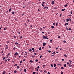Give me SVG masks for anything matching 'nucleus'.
<instances>
[{
	"instance_id": "obj_1",
	"label": "nucleus",
	"mask_w": 74,
	"mask_h": 74,
	"mask_svg": "<svg viewBox=\"0 0 74 74\" xmlns=\"http://www.w3.org/2000/svg\"><path fill=\"white\" fill-rule=\"evenodd\" d=\"M17 47L19 48H21V44H18L17 45Z\"/></svg>"
},
{
	"instance_id": "obj_2",
	"label": "nucleus",
	"mask_w": 74,
	"mask_h": 74,
	"mask_svg": "<svg viewBox=\"0 0 74 74\" xmlns=\"http://www.w3.org/2000/svg\"><path fill=\"white\" fill-rule=\"evenodd\" d=\"M54 4H55V2H54V1H51V4H52V5H53Z\"/></svg>"
},
{
	"instance_id": "obj_3",
	"label": "nucleus",
	"mask_w": 74,
	"mask_h": 74,
	"mask_svg": "<svg viewBox=\"0 0 74 74\" xmlns=\"http://www.w3.org/2000/svg\"><path fill=\"white\" fill-rule=\"evenodd\" d=\"M19 54L17 52H16L14 54V55H18Z\"/></svg>"
},
{
	"instance_id": "obj_4",
	"label": "nucleus",
	"mask_w": 74,
	"mask_h": 74,
	"mask_svg": "<svg viewBox=\"0 0 74 74\" xmlns=\"http://www.w3.org/2000/svg\"><path fill=\"white\" fill-rule=\"evenodd\" d=\"M42 45L43 46H45L46 45V43L45 42H43Z\"/></svg>"
},
{
	"instance_id": "obj_5",
	"label": "nucleus",
	"mask_w": 74,
	"mask_h": 74,
	"mask_svg": "<svg viewBox=\"0 0 74 74\" xmlns=\"http://www.w3.org/2000/svg\"><path fill=\"white\" fill-rule=\"evenodd\" d=\"M66 25H69V23H66L64 24L65 26H66Z\"/></svg>"
},
{
	"instance_id": "obj_6",
	"label": "nucleus",
	"mask_w": 74,
	"mask_h": 74,
	"mask_svg": "<svg viewBox=\"0 0 74 74\" xmlns=\"http://www.w3.org/2000/svg\"><path fill=\"white\" fill-rule=\"evenodd\" d=\"M43 38L44 39H45V36H44L43 35L42 36Z\"/></svg>"
},
{
	"instance_id": "obj_7",
	"label": "nucleus",
	"mask_w": 74,
	"mask_h": 74,
	"mask_svg": "<svg viewBox=\"0 0 74 74\" xmlns=\"http://www.w3.org/2000/svg\"><path fill=\"white\" fill-rule=\"evenodd\" d=\"M67 4H68V3H67L66 5H64V7H66L67 6Z\"/></svg>"
},
{
	"instance_id": "obj_8",
	"label": "nucleus",
	"mask_w": 74,
	"mask_h": 74,
	"mask_svg": "<svg viewBox=\"0 0 74 74\" xmlns=\"http://www.w3.org/2000/svg\"><path fill=\"white\" fill-rule=\"evenodd\" d=\"M14 13H15V12H14V11H13V12H12V14L13 15H14Z\"/></svg>"
},
{
	"instance_id": "obj_9",
	"label": "nucleus",
	"mask_w": 74,
	"mask_h": 74,
	"mask_svg": "<svg viewBox=\"0 0 74 74\" xmlns=\"http://www.w3.org/2000/svg\"><path fill=\"white\" fill-rule=\"evenodd\" d=\"M66 10V9H62V10H61V11H65V10Z\"/></svg>"
},
{
	"instance_id": "obj_10",
	"label": "nucleus",
	"mask_w": 74,
	"mask_h": 74,
	"mask_svg": "<svg viewBox=\"0 0 74 74\" xmlns=\"http://www.w3.org/2000/svg\"><path fill=\"white\" fill-rule=\"evenodd\" d=\"M25 55H27V52L26 51H25Z\"/></svg>"
},
{
	"instance_id": "obj_11",
	"label": "nucleus",
	"mask_w": 74,
	"mask_h": 74,
	"mask_svg": "<svg viewBox=\"0 0 74 74\" xmlns=\"http://www.w3.org/2000/svg\"><path fill=\"white\" fill-rule=\"evenodd\" d=\"M11 55V54L10 53H8V56H9V55Z\"/></svg>"
},
{
	"instance_id": "obj_12",
	"label": "nucleus",
	"mask_w": 74,
	"mask_h": 74,
	"mask_svg": "<svg viewBox=\"0 0 74 74\" xmlns=\"http://www.w3.org/2000/svg\"><path fill=\"white\" fill-rule=\"evenodd\" d=\"M64 56L65 57V58H67V55H66V54L64 55Z\"/></svg>"
},
{
	"instance_id": "obj_13",
	"label": "nucleus",
	"mask_w": 74,
	"mask_h": 74,
	"mask_svg": "<svg viewBox=\"0 0 74 74\" xmlns=\"http://www.w3.org/2000/svg\"><path fill=\"white\" fill-rule=\"evenodd\" d=\"M51 28H52V29H54L55 28V27L53 26H51Z\"/></svg>"
},
{
	"instance_id": "obj_14",
	"label": "nucleus",
	"mask_w": 74,
	"mask_h": 74,
	"mask_svg": "<svg viewBox=\"0 0 74 74\" xmlns=\"http://www.w3.org/2000/svg\"><path fill=\"white\" fill-rule=\"evenodd\" d=\"M39 71L40 72H42V71L41 70V69H39Z\"/></svg>"
},
{
	"instance_id": "obj_15",
	"label": "nucleus",
	"mask_w": 74,
	"mask_h": 74,
	"mask_svg": "<svg viewBox=\"0 0 74 74\" xmlns=\"http://www.w3.org/2000/svg\"><path fill=\"white\" fill-rule=\"evenodd\" d=\"M24 72H25V73H26V69H24Z\"/></svg>"
},
{
	"instance_id": "obj_16",
	"label": "nucleus",
	"mask_w": 74,
	"mask_h": 74,
	"mask_svg": "<svg viewBox=\"0 0 74 74\" xmlns=\"http://www.w3.org/2000/svg\"><path fill=\"white\" fill-rule=\"evenodd\" d=\"M69 18L68 19H66V22H69Z\"/></svg>"
},
{
	"instance_id": "obj_17",
	"label": "nucleus",
	"mask_w": 74,
	"mask_h": 74,
	"mask_svg": "<svg viewBox=\"0 0 74 74\" xmlns=\"http://www.w3.org/2000/svg\"><path fill=\"white\" fill-rule=\"evenodd\" d=\"M54 67H56V64H54Z\"/></svg>"
},
{
	"instance_id": "obj_18",
	"label": "nucleus",
	"mask_w": 74,
	"mask_h": 74,
	"mask_svg": "<svg viewBox=\"0 0 74 74\" xmlns=\"http://www.w3.org/2000/svg\"><path fill=\"white\" fill-rule=\"evenodd\" d=\"M39 49V50H40V51H41V49H41V48L40 47Z\"/></svg>"
},
{
	"instance_id": "obj_19",
	"label": "nucleus",
	"mask_w": 74,
	"mask_h": 74,
	"mask_svg": "<svg viewBox=\"0 0 74 74\" xmlns=\"http://www.w3.org/2000/svg\"><path fill=\"white\" fill-rule=\"evenodd\" d=\"M5 74V71H4L3 72V74Z\"/></svg>"
},
{
	"instance_id": "obj_20",
	"label": "nucleus",
	"mask_w": 74,
	"mask_h": 74,
	"mask_svg": "<svg viewBox=\"0 0 74 74\" xmlns=\"http://www.w3.org/2000/svg\"><path fill=\"white\" fill-rule=\"evenodd\" d=\"M38 59H36V60H35V62H38Z\"/></svg>"
},
{
	"instance_id": "obj_21",
	"label": "nucleus",
	"mask_w": 74,
	"mask_h": 74,
	"mask_svg": "<svg viewBox=\"0 0 74 74\" xmlns=\"http://www.w3.org/2000/svg\"><path fill=\"white\" fill-rule=\"evenodd\" d=\"M9 42H10V41H8L6 43L7 44H8V43H9Z\"/></svg>"
},
{
	"instance_id": "obj_22",
	"label": "nucleus",
	"mask_w": 74,
	"mask_h": 74,
	"mask_svg": "<svg viewBox=\"0 0 74 74\" xmlns=\"http://www.w3.org/2000/svg\"><path fill=\"white\" fill-rule=\"evenodd\" d=\"M69 62H70V63H71V62H72V61L71 60H69Z\"/></svg>"
},
{
	"instance_id": "obj_23",
	"label": "nucleus",
	"mask_w": 74,
	"mask_h": 74,
	"mask_svg": "<svg viewBox=\"0 0 74 74\" xmlns=\"http://www.w3.org/2000/svg\"><path fill=\"white\" fill-rule=\"evenodd\" d=\"M54 53H55V51H54V52H53L52 54L54 55Z\"/></svg>"
},
{
	"instance_id": "obj_24",
	"label": "nucleus",
	"mask_w": 74,
	"mask_h": 74,
	"mask_svg": "<svg viewBox=\"0 0 74 74\" xmlns=\"http://www.w3.org/2000/svg\"><path fill=\"white\" fill-rule=\"evenodd\" d=\"M15 44H16V45H18V43L16 42L15 43Z\"/></svg>"
},
{
	"instance_id": "obj_25",
	"label": "nucleus",
	"mask_w": 74,
	"mask_h": 74,
	"mask_svg": "<svg viewBox=\"0 0 74 74\" xmlns=\"http://www.w3.org/2000/svg\"><path fill=\"white\" fill-rule=\"evenodd\" d=\"M44 72H45V73H47V71H46V70H45V71H44Z\"/></svg>"
},
{
	"instance_id": "obj_26",
	"label": "nucleus",
	"mask_w": 74,
	"mask_h": 74,
	"mask_svg": "<svg viewBox=\"0 0 74 74\" xmlns=\"http://www.w3.org/2000/svg\"><path fill=\"white\" fill-rule=\"evenodd\" d=\"M64 67H66V64H64Z\"/></svg>"
},
{
	"instance_id": "obj_27",
	"label": "nucleus",
	"mask_w": 74,
	"mask_h": 74,
	"mask_svg": "<svg viewBox=\"0 0 74 74\" xmlns=\"http://www.w3.org/2000/svg\"><path fill=\"white\" fill-rule=\"evenodd\" d=\"M61 69H62V70H63V69H64V68H63V67H62L61 68Z\"/></svg>"
},
{
	"instance_id": "obj_28",
	"label": "nucleus",
	"mask_w": 74,
	"mask_h": 74,
	"mask_svg": "<svg viewBox=\"0 0 74 74\" xmlns=\"http://www.w3.org/2000/svg\"><path fill=\"white\" fill-rule=\"evenodd\" d=\"M11 9H9V12H11Z\"/></svg>"
},
{
	"instance_id": "obj_29",
	"label": "nucleus",
	"mask_w": 74,
	"mask_h": 74,
	"mask_svg": "<svg viewBox=\"0 0 74 74\" xmlns=\"http://www.w3.org/2000/svg\"><path fill=\"white\" fill-rule=\"evenodd\" d=\"M30 63H33V61H32V60H30Z\"/></svg>"
},
{
	"instance_id": "obj_30",
	"label": "nucleus",
	"mask_w": 74,
	"mask_h": 74,
	"mask_svg": "<svg viewBox=\"0 0 74 74\" xmlns=\"http://www.w3.org/2000/svg\"><path fill=\"white\" fill-rule=\"evenodd\" d=\"M68 30H69L70 31V30H71V28H69V29H68Z\"/></svg>"
},
{
	"instance_id": "obj_31",
	"label": "nucleus",
	"mask_w": 74,
	"mask_h": 74,
	"mask_svg": "<svg viewBox=\"0 0 74 74\" xmlns=\"http://www.w3.org/2000/svg\"><path fill=\"white\" fill-rule=\"evenodd\" d=\"M34 56H36V54H37V52H36L35 53H34Z\"/></svg>"
},
{
	"instance_id": "obj_32",
	"label": "nucleus",
	"mask_w": 74,
	"mask_h": 74,
	"mask_svg": "<svg viewBox=\"0 0 74 74\" xmlns=\"http://www.w3.org/2000/svg\"><path fill=\"white\" fill-rule=\"evenodd\" d=\"M13 37H14V38H16V36H13Z\"/></svg>"
},
{
	"instance_id": "obj_33",
	"label": "nucleus",
	"mask_w": 74,
	"mask_h": 74,
	"mask_svg": "<svg viewBox=\"0 0 74 74\" xmlns=\"http://www.w3.org/2000/svg\"><path fill=\"white\" fill-rule=\"evenodd\" d=\"M13 49H14L15 50V49H16V48L15 47H14L13 48Z\"/></svg>"
},
{
	"instance_id": "obj_34",
	"label": "nucleus",
	"mask_w": 74,
	"mask_h": 74,
	"mask_svg": "<svg viewBox=\"0 0 74 74\" xmlns=\"http://www.w3.org/2000/svg\"><path fill=\"white\" fill-rule=\"evenodd\" d=\"M69 19L70 22H71V18H69Z\"/></svg>"
},
{
	"instance_id": "obj_35",
	"label": "nucleus",
	"mask_w": 74,
	"mask_h": 74,
	"mask_svg": "<svg viewBox=\"0 0 74 74\" xmlns=\"http://www.w3.org/2000/svg\"><path fill=\"white\" fill-rule=\"evenodd\" d=\"M66 40H64L63 41V42H64V43H66Z\"/></svg>"
},
{
	"instance_id": "obj_36",
	"label": "nucleus",
	"mask_w": 74,
	"mask_h": 74,
	"mask_svg": "<svg viewBox=\"0 0 74 74\" xmlns=\"http://www.w3.org/2000/svg\"><path fill=\"white\" fill-rule=\"evenodd\" d=\"M3 60H5V57H3Z\"/></svg>"
},
{
	"instance_id": "obj_37",
	"label": "nucleus",
	"mask_w": 74,
	"mask_h": 74,
	"mask_svg": "<svg viewBox=\"0 0 74 74\" xmlns=\"http://www.w3.org/2000/svg\"><path fill=\"white\" fill-rule=\"evenodd\" d=\"M48 52H49V53H51V51L49 50Z\"/></svg>"
},
{
	"instance_id": "obj_38",
	"label": "nucleus",
	"mask_w": 74,
	"mask_h": 74,
	"mask_svg": "<svg viewBox=\"0 0 74 74\" xmlns=\"http://www.w3.org/2000/svg\"><path fill=\"white\" fill-rule=\"evenodd\" d=\"M29 52H32V49H29Z\"/></svg>"
},
{
	"instance_id": "obj_39",
	"label": "nucleus",
	"mask_w": 74,
	"mask_h": 74,
	"mask_svg": "<svg viewBox=\"0 0 74 74\" xmlns=\"http://www.w3.org/2000/svg\"><path fill=\"white\" fill-rule=\"evenodd\" d=\"M50 42H51V43H52V40H50Z\"/></svg>"
},
{
	"instance_id": "obj_40",
	"label": "nucleus",
	"mask_w": 74,
	"mask_h": 74,
	"mask_svg": "<svg viewBox=\"0 0 74 74\" xmlns=\"http://www.w3.org/2000/svg\"><path fill=\"white\" fill-rule=\"evenodd\" d=\"M67 64H70V63L69 62H67Z\"/></svg>"
},
{
	"instance_id": "obj_41",
	"label": "nucleus",
	"mask_w": 74,
	"mask_h": 74,
	"mask_svg": "<svg viewBox=\"0 0 74 74\" xmlns=\"http://www.w3.org/2000/svg\"><path fill=\"white\" fill-rule=\"evenodd\" d=\"M45 3V2H42V4H44Z\"/></svg>"
},
{
	"instance_id": "obj_42",
	"label": "nucleus",
	"mask_w": 74,
	"mask_h": 74,
	"mask_svg": "<svg viewBox=\"0 0 74 74\" xmlns=\"http://www.w3.org/2000/svg\"><path fill=\"white\" fill-rule=\"evenodd\" d=\"M51 67H53V64H51Z\"/></svg>"
},
{
	"instance_id": "obj_43",
	"label": "nucleus",
	"mask_w": 74,
	"mask_h": 74,
	"mask_svg": "<svg viewBox=\"0 0 74 74\" xmlns=\"http://www.w3.org/2000/svg\"><path fill=\"white\" fill-rule=\"evenodd\" d=\"M14 73H16V71L15 70L14 71Z\"/></svg>"
},
{
	"instance_id": "obj_44",
	"label": "nucleus",
	"mask_w": 74,
	"mask_h": 74,
	"mask_svg": "<svg viewBox=\"0 0 74 74\" xmlns=\"http://www.w3.org/2000/svg\"><path fill=\"white\" fill-rule=\"evenodd\" d=\"M61 74H63V71H61Z\"/></svg>"
},
{
	"instance_id": "obj_45",
	"label": "nucleus",
	"mask_w": 74,
	"mask_h": 74,
	"mask_svg": "<svg viewBox=\"0 0 74 74\" xmlns=\"http://www.w3.org/2000/svg\"><path fill=\"white\" fill-rule=\"evenodd\" d=\"M1 29H2V27L1 26V27H0V30H1Z\"/></svg>"
},
{
	"instance_id": "obj_46",
	"label": "nucleus",
	"mask_w": 74,
	"mask_h": 74,
	"mask_svg": "<svg viewBox=\"0 0 74 74\" xmlns=\"http://www.w3.org/2000/svg\"><path fill=\"white\" fill-rule=\"evenodd\" d=\"M17 69H19V66H17Z\"/></svg>"
},
{
	"instance_id": "obj_47",
	"label": "nucleus",
	"mask_w": 74,
	"mask_h": 74,
	"mask_svg": "<svg viewBox=\"0 0 74 74\" xmlns=\"http://www.w3.org/2000/svg\"><path fill=\"white\" fill-rule=\"evenodd\" d=\"M62 14H60V17H61L62 16Z\"/></svg>"
},
{
	"instance_id": "obj_48",
	"label": "nucleus",
	"mask_w": 74,
	"mask_h": 74,
	"mask_svg": "<svg viewBox=\"0 0 74 74\" xmlns=\"http://www.w3.org/2000/svg\"><path fill=\"white\" fill-rule=\"evenodd\" d=\"M54 10H56V9H57V8L55 7L54 8Z\"/></svg>"
},
{
	"instance_id": "obj_49",
	"label": "nucleus",
	"mask_w": 74,
	"mask_h": 74,
	"mask_svg": "<svg viewBox=\"0 0 74 74\" xmlns=\"http://www.w3.org/2000/svg\"><path fill=\"white\" fill-rule=\"evenodd\" d=\"M23 38L22 36H21L20 37V39H21V38Z\"/></svg>"
},
{
	"instance_id": "obj_50",
	"label": "nucleus",
	"mask_w": 74,
	"mask_h": 74,
	"mask_svg": "<svg viewBox=\"0 0 74 74\" xmlns=\"http://www.w3.org/2000/svg\"><path fill=\"white\" fill-rule=\"evenodd\" d=\"M17 66V64H15V65H14V66Z\"/></svg>"
},
{
	"instance_id": "obj_51",
	"label": "nucleus",
	"mask_w": 74,
	"mask_h": 74,
	"mask_svg": "<svg viewBox=\"0 0 74 74\" xmlns=\"http://www.w3.org/2000/svg\"><path fill=\"white\" fill-rule=\"evenodd\" d=\"M30 27H32V26H33V25H31L30 26Z\"/></svg>"
},
{
	"instance_id": "obj_52",
	"label": "nucleus",
	"mask_w": 74,
	"mask_h": 74,
	"mask_svg": "<svg viewBox=\"0 0 74 74\" xmlns=\"http://www.w3.org/2000/svg\"><path fill=\"white\" fill-rule=\"evenodd\" d=\"M55 25V23H54L53 24V25Z\"/></svg>"
},
{
	"instance_id": "obj_53",
	"label": "nucleus",
	"mask_w": 74,
	"mask_h": 74,
	"mask_svg": "<svg viewBox=\"0 0 74 74\" xmlns=\"http://www.w3.org/2000/svg\"><path fill=\"white\" fill-rule=\"evenodd\" d=\"M60 36H58V38H60Z\"/></svg>"
},
{
	"instance_id": "obj_54",
	"label": "nucleus",
	"mask_w": 74,
	"mask_h": 74,
	"mask_svg": "<svg viewBox=\"0 0 74 74\" xmlns=\"http://www.w3.org/2000/svg\"><path fill=\"white\" fill-rule=\"evenodd\" d=\"M5 62H7V60H5Z\"/></svg>"
},
{
	"instance_id": "obj_55",
	"label": "nucleus",
	"mask_w": 74,
	"mask_h": 74,
	"mask_svg": "<svg viewBox=\"0 0 74 74\" xmlns=\"http://www.w3.org/2000/svg\"><path fill=\"white\" fill-rule=\"evenodd\" d=\"M34 48H32V50H34Z\"/></svg>"
},
{
	"instance_id": "obj_56",
	"label": "nucleus",
	"mask_w": 74,
	"mask_h": 74,
	"mask_svg": "<svg viewBox=\"0 0 74 74\" xmlns=\"http://www.w3.org/2000/svg\"><path fill=\"white\" fill-rule=\"evenodd\" d=\"M37 68V69H39L40 68V66H38V67Z\"/></svg>"
},
{
	"instance_id": "obj_57",
	"label": "nucleus",
	"mask_w": 74,
	"mask_h": 74,
	"mask_svg": "<svg viewBox=\"0 0 74 74\" xmlns=\"http://www.w3.org/2000/svg\"><path fill=\"white\" fill-rule=\"evenodd\" d=\"M45 66V65H44L43 66V68H44Z\"/></svg>"
},
{
	"instance_id": "obj_58",
	"label": "nucleus",
	"mask_w": 74,
	"mask_h": 74,
	"mask_svg": "<svg viewBox=\"0 0 74 74\" xmlns=\"http://www.w3.org/2000/svg\"><path fill=\"white\" fill-rule=\"evenodd\" d=\"M16 55H14V58H15V57H16Z\"/></svg>"
},
{
	"instance_id": "obj_59",
	"label": "nucleus",
	"mask_w": 74,
	"mask_h": 74,
	"mask_svg": "<svg viewBox=\"0 0 74 74\" xmlns=\"http://www.w3.org/2000/svg\"><path fill=\"white\" fill-rule=\"evenodd\" d=\"M8 61H9V60H10V59L8 58Z\"/></svg>"
},
{
	"instance_id": "obj_60",
	"label": "nucleus",
	"mask_w": 74,
	"mask_h": 74,
	"mask_svg": "<svg viewBox=\"0 0 74 74\" xmlns=\"http://www.w3.org/2000/svg\"><path fill=\"white\" fill-rule=\"evenodd\" d=\"M22 63V61H21L20 62V63Z\"/></svg>"
},
{
	"instance_id": "obj_61",
	"label": "nucleus",
	"mask_w": 74,
	"mask_h": 74,
	"mask_svg": "<svg viewBox=\"0 0 74 74\" xmlns=\"http://www.w3.org/2000/svg\"><path fill=\"white\" fill-rule=\"evenodd\" d=\"M3 53V50H2V52L1 53Z\"/></svg>"
},
{
	"instance_id": "obj_62",
	"label": "nucleus",
	"mask_w": 74,
	"mask_h": 74,
	"mask_svg": "<svg viewBox=\"0 0 74 74\" xmlns=\"http://www.w3.org/2000/svg\"><path fill=\"white\" fill-rule=\"evenodd\" d=\"M42 56H40V58H41L42 57Z\"/></svg>"
},
{
	"instance_id": "obj_63",
	"label": "nucleus",
	"mask_w": 74,
	"mask_h": 74,
	"mask_svg": "<svg viewBox=\"0 0 74 74\" xmlns=\"http://www.w3.org/2000/svg\"><path fill=\"white\" fill-rule=\"evenodd\" d=\"M56 25H58V22L56 23Z\"/></svg>"
},
{
	"instance_id": "obj_64",
	"label": "nucleus",
	"mask_w": 74,
	"mask_h": 74,
	"mask_svg": "<svg viewBox=\"0 0 74 74\" xmlns=\"http://www.w3.org/2000/svg\"><path fill=\"white\" fill-rule=\"evenodd\" d=\"M33 74H36V73H35V72H33Z\"/></svg>"
}]
</instances>
